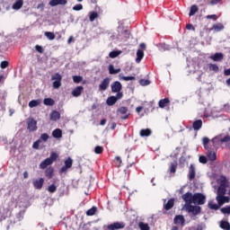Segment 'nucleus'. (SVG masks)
Masks as SVG:
<instances>
[{"label":"nucleus","instance_id":"43","mask_svg":"<svg viewBox=\"0 0 230 230\" xmlns=\"http://www.w3.org/2000/svg\"><path fill=\"white\" fill-rule=\"evenodd\" d=\"M119 55H121V51L113 50L110 52L109 57L110 58H116L117 57H119Z\"/></svg>","mask_w":230,"mask_h":230},{"label":"nucleus","instance_id":"11","mask_svg":"<svg viewBox=\"0 0 230 230\" xmlns=\"http://www.w3.org/2000/svg\"><path fill=\"white\" fill-rule=\"evenodd\" d=\"M27 128L29 132H35L37 130V120L33 118H29L27 119Z\"/></svg>","mask_w":230,"mask_h":230},{"label":"nucleus","instance_id":"27","mask_svg":"<svg viewBox=\"0 0 230 230\" xmlns=\"http://www.w3.org/2000/svg\"><path fill=\"white\" fill-rule=\"evenodd\" d=\"M192 128L193 130H200L202 128V119L195 120L192 123Z\"/></svg>","mask_w":230,"mask_h":230},{"label":"nucleus","instance_id":"18","mask_svg":"<svg viewBox=\"0 0 230 230\" xmlns=\"http://www.w3.org/2000/svg\"><path fill=\"white\" fill-rule=\"evenodd\" d=\"M50 6H58V4L66 5L67 4V0H50L49 1Z\"/></svg>","mask_w":230,"mask_h":230},{"label":"nucleus","instance_id":"19","mask_svg":"<svg viewBox=\"0 0 230 230\" xmlns=\"http://www.w3.org/2000/svg\"><path fill=\"white\" fill-rule=\"evenodd\" d=\"M51 121H58L60 119V113L58 111H52L49 114Z\"/></svg>","mask_w":230,"mask_h":230},{"label":"nucleus","instance_id":"23","mask_svg":"<svg viewBox=\"0 0 230 230\" xmlns=\"http://www.w3.org/2000/svg\"><path fill=\"white\" fill-rule=\"evenodd\" d=\"M139 136L141 137H148L149 136H152V129L150 128L141 129L139 132Z\"/></svg>","mask_w":230,"mask_h":230},{"label":"nucleus","instance_id":"14","mask_svg":"<svg viewBox=\"0 0 230 230\" xmlns=\"http://www.w3.org/2000/svg\"><path fill=\"white\" fill-rule=\"evenodd\" d=\"M32 184L35 190H42V186H44V178H40L39 180H33Z\"/></svg>","mask_w":230,"mask_h":230},{"label":"nucleus","instance_id":"29","mask_svg":"<svg viewBox=\"0 0 230 230\" xmlns=\"http://www.w3.org/2000/svg\"><path fill=\"white\" fill-rule=\"evenodd\" d=\"M55 172V169L53 167H49L46 169L45 171V176L48 178V179H53V173Z\"/></svg>","mask_w":230,"mask_h":230},{"label":"nucleus","instance_id":"38","mask_svg":"<svg viewBox=\"0 0 230 230\" xmlns=\"http://www.w3.org/2000/svg\"><path fill=\"white\" fill-rule=\"evenodd\" d=\"M177 162L171 163V166L169 168L170 173H175L177 172Z\"/></svg>","mask_w":230,"mask_h":230},{"label":"nucleus","instance_id":"42","mask_svg":"<svg viewBox=\"0 0 230 230\" xmlns=\"http://www.w3.org/2000/svg\"><path fill=\"white\" fill-rule=\"evenodd\" d=\"M138 227L140 230H150V226L146 223L139 222Z\"/></svg>","mask_w":230,"mask_h":230},{"label":"nucleus","instance_id":"37","mask_svg":"<svg viewBox=\"0 0 230 230\" xmlns=\"http://www.w3.org/2000/svg\"><path fill=\"white\" fill-rule=\"evenodd\" d=\"M119 80H124V82H130V80H136L135 76H125L122 74H119Z\"/></svg>","mask_w":230,"mask_h":230},{"label":"nucleus","instance_id":"57","mask_svg":"<svg viewBox=\"0 0 230 230\" xmlns=\"http://www.w3.org/2000/svg\"><path fill=\"white\" fill-rule=\"evenodd\" d=\"M10 63H8V61H2L0 64V67L2 69H6V67L9 66Z\"/></svg>","mask_w":230,"mask_h":230},{"label":"nucleus","instance_id":"2","mask_svg":"<svg viewBox=\"0 0 230 230\" xmlns=\"http://www.w3.org/2000/svg\"><path fill=\"white\" fill-rule=\"evenodd\" d=\"M52 87L53 89H60L62 87V75L60 73H56L51 75Z\"/></svg>","mask_w":230,"mask_h":230},{"label":"nucleus","instance_id":"15","mask_svg":"<svg viewBox=\"0 0 230 230\" xmlns=\"http://www.w3.org/2000/svg\"><path fill=\"white\" fill-rule=\"evenodd\" d=\"M186 223V219H184V216L182 215H178L174 217V224L176 226H183L184 224Z\"/></svg>","mask_w":230,"mask_h":230},{"label":"nucleus","instance_id":"56","mask_svg":"<svg viewBox=\"0 0 230 230\" xmlns=\"http://www.w3.org/2000/svg\"><path fill=\"white\" fill-rule=\"evenodd\" d=\"M199 161L201 163V164H206L208 163V157L205 155H200Z\"/></svg>","mask_w":230,"mask_h":230},{"label":"nucleus","instance_id":"12","mask_svg":"<svg viewBox=\"0 0 230 230\" xmlns=\"http://www.w3.org/2000/svg\"><path fill=\"white\" fill-rule=\"evenodd\" d=\"M111 85V79L109 77L104 78L99 84V91H107Z\"/></svg>","mask_w":230,"mask_h":230},{"label":"nucleus","instance_id":"7","mask_svg":"<svg viewBox=\"0 0 230 230\" xmlns=\"http://www.w3.org/2000/svg\"><path fill=\"white\" fill-rule=\"evenodd\" d=\"M217 139H218L220 143H226V147L228 148V150H230V136L229 135H226L223 138H220V137H216L212 138L211 140L212 145H215V142L217 141Z\"/></svg>","mask_w":230,"mask_h":230},{"label":"nucleus","instance_id":"24","mask_svg":"<svg viewBox=\"0 0 230 230\" xmlns=\"http://www.w3.org/2000/svg\"><path fill=\"white\" fill-rule=\"evenodd\" d=\"M158 105L160 109H164V107H168V105H170V99L164 98L160 100Z\"/></svg>","mask_w":230,"mask_h":230},{"label":"nucleus","instance_id":"8","mask_svg":"<svg viewBox=\"0 0 230 230\" xmlns=\"http://www.w3.org/2000/svg\"><path fill=\"white\" fill-rule=\"evenodd\" d=\"M127 224L125 222H115L107 226L108 230H119L125 229Z\"/></svg>","mask_w":230,"mask_h":230},{"label":"nucleus","instance_id":"62","mask_svg":"<svg viewBox=\"0 0 230 230\" xmlns=\"http://www.w3.org/2000/svg\"><path fill=\"white\" fill-rule=\"evenodd\" d=\"M84 230H93V227L91 226V225H86L84 226Z\"/></svg>","mask_w":230,"mask_h":230},{"label":"nucleus","instance_id":"40","mask_svg":"<svg viewBox=\"0 0 230 230\" xmlns=\"http://www.w3.org/2000/svg\"><path fill=\"white\" fill-rule=\"evenodd\" d=\"M224 29V24L222 23H216L212 26V30H215V31H222Z\"/></svg>","mask_w":230,"mask_h":230},{"label":"nucleus","instance_id":"9","mask_svg":"<svg viewBox=\"0 0 230 230\" xmlns=\"http://www.w3.org/2000/svg\"><path fill=\"white\" fill-rule=\"evenodd\" d=\"M117 114L121 115V119H128V116H130V113H128V108L125 106H121L118 108Z\"/></svg>","mask_w":230,"mask_h":230},{"label":"nucleus","instance_id":"20","mask_svg":"<svg viewBox=\"0 0 230 230\" xmlns=\"http://www.w3.org/2000/svg\"><path fill=\"white\" fill-rule=\"evenodd\" d=\"M227 190H226V187L224 186V181L221 182L220 186L217 189V197H222L226 195Z\"/></svg>","mask_w":230,"mask_h":230},{"label":"nucleus","instance_id":"17","mask_svg":"<svg viewBox=\"0 0 230 230\" xmlns=\"http://www.w3.org/2000/svg\"><path fill=\"white\" fill-rule=\"evenodd\" d=\"M210 58L211 60H214V62H221V60H224V54L221 52H217L211 56Z\"/></svg>","mask_w":230,"mask_h":230},{"label":"nucleus","instance_id":"52","mask_svg":"<svg viewBox=\"0 0 230 230\" xmlns=\"http://www.w3.org/2000/svg\"><path fill=\"white\" fill-rule=\"evenodd\" d=\"M40 143H42V140L38 139L33 143L32 148H34V150H39V146H40Z\"/></svg>","mask_w":230,"mask_h":230},{"label":"nucleus","instance_id":"3","mask_svg":"<svg viewBox=\"0 0 230 230\" xmlns=\"http://www.w3.org/2000/svg\"><path fill=\"white\" fill-rule=\"evenodd\" d=\"M192 204H198V206H202L206 204V196L202 193L193 194Z\"/></svg>","mask_w":230,"mask_h":230},{"label":"nucleus","instance_id":"35","mask_svg":"<svg viewBox=\"0 0 230 230\" xmlns=\"http://www.w3.org/2000/svg\"><path fill=\"white\" fill-rule=\"evenodd\" d=\"M198 12H199V6H197L196 4L191 5L189 13L190 17H192V15H195Z\"/></svg>","mask_w":230,"mask_h":230},{"label":"nucleus","instance_id":"36","mask_svg":"<svg viewBox=\"0 0 230 230\" xmlns=\"http://www.w3.org/2000/svg\"><path fill=\"white\" fill-rule=\"evenodd\" d=\"M98 17H100V15L96 12H91L89 16L90 22H94V20L98 19Z\"/></svg>","mask_w":230,"mask_h":230},{"label":"nucleus","instance_id":"39","mask_svg":"<svg viewBox=\"0 0 230 230\" xmlns=\"http://www.w3.org/2000/svg\"><path fill=\"white\" fill-rule=\"evenodd\" d=\"M220 227L224 230H230V224L227 221H221Z\"/></svg>","mask_w":230,"mask_h":230},{"label":"nucleus","instance_id":"26","mask_svg":"<svg viewBox=\"0 0 230 230\" xmlns=\"http://www.w3.org/2000/svg\"><path fill=\"white\" fill-rule=\"evenodd\" d=\"M195 166L193 164H190L189 167V179L190 181H193V179H195Z\"/></svg>","mask_w":230,"mask_h":230},{"label":"nucleus","instance_id":"54","mask_svg":"<svg viewBox=\"0 0 230 230\" xmlns=\"http://www.w3.org/2000/svg\"><path fill=\"white\" fill-rule=\"evenodd\" d=\"M75 12H80V10H84V5L82 4H77L73 7Z\"/></svg>","mask_w":230,"mask_h":230},{"label":"nucleus","instance_id":"58","mask_svg":"<svg viewBox=\"0 0 230 230\" xmlns=\"http://www.w3.org/2000/svg\"><path fill=\"white\" fill-rule=\"evenodd\" d=\"M35 49L38 51V53H44V49H42L40 45H36Z\"/></svg>","mask_w":230,"mask_h":230},{"label":"nucleus","instance_id":"16","mask_svg":"<svg viewBox=\"0 0 230 230\" xmlns=\"http://www.w3.org/2000/svg\"><path fill=\"white\" fill-rule=\"evenodd\" d=\"M82 93H84V86H77L72 91V96L78 98V96L82 95Z\"/></svg>","mask_w":230,"mask_h":230},{"label":"nucleus","instance_id":"64","mask_svg":"<svg viewBox=\"0 0 230 230\" xmlns=\"http://www.w3.org/2000/svg\"><path fill=\"white\" fill-rule=\"evenodd\" d=\"M141 111H143L142 106H138V107L136 108V112L139 113V112H141Z\"/></svg>","mask_w":230,"mask_h":230},{"label":"nucleus","instance_id":"61","mask_svg":"<svg viewBox=\"0 0 230 230\" xmlns=\"http://www.w3.org/2000/svg\"><path fill=\"white\" fill-rule=\"evenodd\" d=\"M141 84L142 85H150V81L149 80H142Z\"/></svg>","mask_w":230,"mask_h":230},{"label":"nucleus","instance_id":"46","mask_svg":"<svg viewBox=\"0 0 230 230\" xmlns=\"http://www.w3.org/2000/svg\"><path fill=\"white\" fill-rule=\"evenodd\" d=\"M113 163H114L115 166H117V168H119V166H121V163H122L121 157L116 156Z\"/></svg>","mask_w":230,"mask_h":230},{"label":"nucleus","instance_id":"31","mask_svg":"<svg viewBox=\"0 0 230 230\" xmlns=\"http://www.w3.org/2000/svg\"><path fill=\"white\" fill-rule=\"evenodd\" d=\"M52 136L55 137V139H60L62 137V129L56 128L52 131Z\"/></svg>","mask_w":230,"mask_h":230},{"label":"nucleus","instance_id":"10","mask_svg":"<svg viewBox=\"0 0 230 230\" xmlns=\"http://www.w3.org/2000/svg\"><path fill=\"white\" fill-rule=\"evenodd\" d=\"M187 211L188 213H192L194 217H197V215H200L202 208H200L199 206L188 205Z\"/></svg>","mask_w":230,"mask_h":230},{"label":"nucleus","instance_id":"53","mask_svg":"<svg viewBox=\"0 0 230 230\" xmlns=\"http://www.w3.org/2000/svg\"><path fill=\"white\" fill-rule=\"evenodd\" d=\"M48 191L49 193H55V191H57V187L55 186V184H51L48 187Z\"/></svg>","mask_w":230,"mask_h":230},{"label":"nucleus","instance_id":"50","mask_svg":"<svg viewBox=\"0 0 230 230\" xmlns=\"http://www.w3.org/2000/svg\"><path fill=\"white\" fill-rule=\"evenodd\" d=\"M40 141H44V143H46V141H48V139H49V135H48L47 133H42L40 135Z\"/></svg>","mask_w":230,"mask_h":230},{"label":"nucleus","instance_id":"25","mask_svg":"<svg viewBox=\"0 0 230 230\" xmlns=\"http://www.w3.org/2000/svg\"><path fill=\"white\" fill-rule=\"evenodd\" d=\"M24 4V0H17L12 6L13 10H21Z\"/></svg>","mask_w":230,"mask_h":230},{"label":"nucleus","instance_id":"32","mask_svg":"<svg viewBox=\"0 0 230 230\" xmlns=\"http://www.w3.org/2000/svg\"><path fill=\"white\" fill-rule=\"evenodd\" d=\"M108 69H109V73H110L111 75H118V73H121V68H117V69H115V68H114V65H110V66H108Z\"/></svg>","mask_w":230,"mask_h":230},{"label":"nucleus","instance_id":"28","mask_svg":"<svg viewBox=\"0 0 230 230\" xmlns=\"http://www.w3.org/2000/svg\"><path fill=\"white\" fill-rule=\"evenodd\" d=\"M208 150L207 153L208 159H209L211 162L217 161V153H215V151H211L209 149H208Z\"/></svg>","mask_w":230,"mask_h":230},{"label":"nucleus","instance_id":"51","mask_svg":"<svg viewBox=\"0 0 230 230\" xmlns=\"http://www.w3.org/2000/svg\"><path fill=\"white\" fill-rule=\"evenodd\" d=\"M94 152L97 155L103 154V146H95Z\"/></svg>","mask_w":230,"mask_h":230},{"label":"nucleus","instance_id":"63","mask_svg":"<svg viewBox=\"0 0 230 230\" xmlns=\"http://www.w3.org/2000/svg\"><path fill=\"white\" fill-rule=\"evenodd\" d=\"M106 123H107V119H102L100 121V125H102V127H103Z\"/></svg>","mask_w":230,"mask_h":230},{"label":"nucleus","instance_id":"55","mask_svg":"<svg viewBox=\"0 0 230 230\" xmlns=\"http://www.w3.org/2000/svg\"><path fill=\"white\" fill-rule=\"evenodd\" d=\"M208 208L209 209H214L215 211H217L220 208V206H218L217 204L208 203Z\"/></svg>","mask_w":230,"mask_h":230},{"label":"nucleus","instance_id":"44","mask_svg":"<svg viewBox=\"0 0 230 230\" xmlns=\"http://www.w3.org/2000/svg\"><path fill=\"white\" fill-rule=\"evenodd\" d=\"M203 146L206 150H209V138L208 137H203Z\"/></svg>","mask_w":230,"mask_h":230},{"label":"nucleus","instance_id":"47","mask_svg":"<svg viewBox=\"0 0 230 230\" xmlns=\"http://www.w3.org/2000/svg\"><path fill=\"white\" fill-rule=\"evenodd\" d=\"M84 80V77L81 75H74L73 76V81L75 84H80Z\"/></svg>","mask_w":230,"mask_h":230},{"label":"nucleus","instance_id":"45","mask_svg":"<svg viewBox=\"0 0 230 230\" xmlns=\"http://www.w3.org/2000/svg\"><path fill=\"white\" fill-rule=\"evenodd\" d=\"M45 37H47V39H49V40H55V33H53L51 31H46Z\"/></svg>","mask_w":230,"mask_h":230},{"label":"nucleus","instance_id":"4","mask_svg":"<svg viewBox=\"0 0 230 230\" xmlns=\"http://www.w3.org/2000/svg\"><path fill=\"white\" fill-rule=\"evenodd\" d=\"M73 167V158L67 157V159L65 160V165L62 166L59 170V174L62 175V173H67V171L69 168Z\"/></svg>","mask_w":230,"mask_h":230},{"label":"nucleus","instance_id":"33","mask_svg":"<svg viewBox=\"0 0 230 230\" xmlns=\"http://www.w3.org/2000/svg\"><path fill=\"white\" fill-rule=\"evenodd\" d=\"M143 57H145V52L142 49H138L137 51V58H136L137 64H139V62L143 60Z\"/></svg>","mask_w":230,"mask_h":230},{"label":"nucleus","instance_id":"41","mask_svg":"<svg viewBox=\"0 0 230 230\" xmlns=\"http://www.w3.org/2000/svg\"><path fill=\"white\" fill-rule=\"evenodd\" d=\"M96 211H97L96 207H93L92 208H90L86 211V215H87V217H93V216L96 215Z\"/></svg>","mask_w":230,"mask_h":230},{"label":"nucleus","instance_id":"49","mask_svg":"<svg viewBox=\"0 0 230 230\" xmlns=\"http://www.w3.org/2000/svg\"><path fill=\"white\" fill-rule=\"evenodd\" d=\"M209 69L210 71H214L215 73H218V71H220V68L216 64H210Z\"/></svg>","mask_w":230,"mask_h":230},{"label":"nucleus","instance_id":"60","mask_svg":"<svg viewBox=\"0 0 230 230\" xmlns=\"http://www.w3.org/2000/svg\"><path fill=\"white\" fill-rule=\"evenodd\" d=\"M186 29L187 30H192L193 31H195V27H193V24H191V23H188L186 25Z\"/></svg>","mask_w":230,"mask_h":230},{"label":"nucleus","instance_id":"30","mask_svg":"<svg viewBox=\"0 0 230 230\" xmlns=\"http://www.w3.org/2000/svg\"><path fill=\"white\" fill-rule=\"evenodd\" d=\"M40 103H42V100H40V99L32 100L29 102V107L31 109H33L34 107H39V105H40Z\"/></svg>","mask_w":230,"mask_h":230},{"label":"nucleus","instance_id":"13","mask_svg":"<svg viewBox=\"0 0 230 230\" xmlns=\"http://www.w3.org/2000/svg\"><path fill=\"white\" fill-rule=\"evenodd\" d=\"M181 199L186 202V204L191 205L193 204V194L191 192H187L181 196Z\"/></svg>","mask_w":230,"mask_h":230},{"label":"nucleus","instance_id":"34","mask_svg":"<svg viewBox=\"0 0 230 230\" xmlns=\"http://www.w3.org/2000/svg\"><path fill=\"white\" fill-rule=\"evenodd\" d=\"M43 103L44 105H47L49 107H53V105H55V100H53L52 98H45L43 100Z\"/></svg>","mask_w":230,"mask_h":230},{"label":"nucleus","instance_id":"6","mask_svg":"<svg viewBox=\"0 0 230 230\" xmlns=\"http://www.w3.org/2000/svg\"><path fill=\"white\" fill-rule=\"evenodd\" d=\"M111 93H116L117 94H123L121 90L123 89V85L119 81H114L111 84Z\"/></svg>","mask_w":230,"mask_h":230},{"label":"nucleus","instance_id":"1","mask_svg":"<svg viewBox=\"0 0 230 230\" xmlns=\"http://www.w3.org/2000/svg\"><path fill=\"white\" fill-rule=\"evenodd\" d=\"M58 159V155L56 152H53L50 154V156L46 158L44 161H42L40 164V170H46L48 166H51L55 161Z\"/></svg>","mask_w":230,"mask_h":230},{"label":"nucleus","instance_id":"21","mask_svg":"<svg viewBox=\"0 0 230 230\" xmlns=\"http://www.w3.org/2000/svg\"><path fill=\"white\" fill-rule=\"evenodd\" d=\"M173 206H175V199H170L167 203L164 205V208L165 211H170Z\"/></svg>","mask_w":230,"mask_h":230},{"label":"nucleus","instance_id":"48","mask_svg":"<svg viewBox=\"0 0 230 230\" xmlns=\"http://www.w3.org/2000/svg\"><path fill=\"white\" fill-rule=\"evenodd\" d=\"M220 211L223 215H230V206L222 208Z\"/></svg>","mask_w":230,"mask_h":230},{"label":"nucleus","instance_id":"5","mask_svg":"<svg viewBox=\"0 0 230 230\" xmlns=\"http://www.w3.org/2000/svg\"><path fill=\"white\" fill-rule=\"evenodd\" d=\"M121 98H123V93H117L116 96L112 95L108 97L106 100V103L107 105H109V107H112V105H116L118 100H121Z\"/></svg>","mask_w":230,"mask_h":230},{"label":"nucleus","instance_id":"22","mask_svg":"<svg viewBox=\"0 0 230 230\" xmlns=\"http://www.w3.org/2000/svg\"><path fill=\"white\" fill-rule=\"evenodd\" d=\"M217 200L219 204V206H223V204H226V202H229V197L227 196H217Z\"/></svg>","mask_w":230,"mask_h":230},{"label":"nucleus","instance_id":"59","mask_svg":"<svg viewBox=\"0 0 230 230\" xmlns=\"http://www.w3.org/2000/svg\"><path fill=\"white\" fill-rule=\"evenodd\" d=\"M207 19H213V21H217V19H218V16H217V14H208L207 15Z\"/></svg>","mask_w":230,"mask_h":230}]
</instances>
